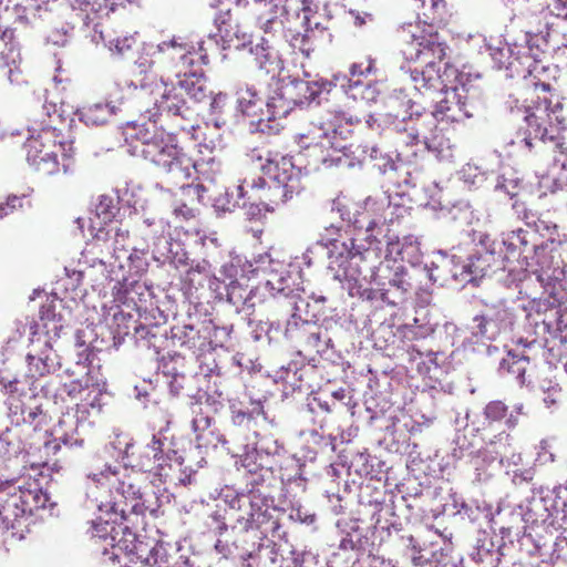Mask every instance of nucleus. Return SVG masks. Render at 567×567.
Here are the masks:
<instances>
[{
  "mask_svg": "<svg viewBox=\"0 0 567 567\" xmlns=\"http://www.w3.org/2000/svg\"><path fill=\"white\" fill-rule=\"evenodd\" d=\"M11 494L17 497V502L27 515L44 508L49 502L48 493L43 491L37 480H29Z\"/></svg>",
  "mask_w": 567,
  "mask_h": 567,
  "instance_id": "17",
  "label": "nucleus"
},
{
  "mask_svg": "<svg viewBox=\"0 0 567 567\" xmlns=\"http://www.w3.org/2000/svg\"><path fill=\"white\" fill-rule=\"evenodd\" d=\"M491 445H494L493 452L503 456H507L512 451V436L506 432H501L495 436V440L491 441Z\"/></svg>",
  "mask_w": 567,
  "mask_h": 567,
  "instance_id": "36",
  "label": "nucleus"
},
{
  "mask_svg": "<svg viewBox=\"0 0 567 567\" xmlns=\"http://www.w3.org/2000/svg\"><path fill=\"white\" fill-rule=\"evenodd\" d=\"M447 44L437 28L420 27L411 33L403 53L408 61L426 63L429 60L442 62L446 56Z\"/></svg>",
  "mask_w": 567,
  "mask_h": 567,
  "instance_id": "8",
  "label": "nucleus"
},
{
  "mask_svg": "<svg viewBox=\"0 0 567 567\" xmlns=\"http://www.w3.org/2000/svg\"><path fill=\"white\" fill-rule=\"evenodd\" d=\"M71 8L76 12L84 25H89L100 17L104 4L97 0H72Z\"/></svg>",
  "mask_w": 567,
  "mask_h": 567,
  "instance_id": "29",
  "label": "nucleus"
},
{
  "mask_svg": "<svg viewBox=\"0 0 567 567\" xmlns=\"http://www.w3.org/2000/svg\"><path fill=\"white\" fill-rule=\"evenodd\" d=\"M251 503L249 495L240 494L234 497L229 503L228 518L231 527L239 532L254 529V514H251Z\"/></svg>",
  "mask_w": 567,
  "mask_h": 567,
  "instance_id": "21",
  "label": "nucleus"
},
{
  "mask_svg": "<svg viewBox=\"0 0 567 567\" xmlns=\"http://www.w3.org/2000/svg\"><path fill=\"white\" fill-rule=\"evenodd\" d=\"M27 514L12 494L0 506V530L9 532L13 537L23 538Z\"/></svg>",
  "mask_w": 567,
  "mask_h": 567,
  "instance_id": "15",
  "label": "nucleus"
},
{
  "mask_svg": "<svg viewBox=\"0 0 567 567\" xmlns=\"http://www.w3.org/2000/svg\"><path fill=\"white\" fill-rule=\"evenodd\" d=\"M274 0H236V13L245 21H252L267 32L277 19Z\"/></svg>",
  "mask_w": 567,
  "mask_h": 567,
  "instance_id": "13",
  "label": "nucleus"
},
{
  "mask_svg": "<svg viewBox=\"0 0 567 567\" xmlns=\"http://www.w3.org/2000/svg\"><path fill=\"white\" fill-rule=\"evenodd\" d=\"M555 4L554 8L556 10V16H567V8L566 4L563 2V0H554Z\"/></svg>",
  "mask_w": 567,
  "mask_h": 567,
  "instance_id": "48",
  "label": "nucleus"
},
{
  "mask_svg": "<svg viewBox=\"0 0 567 567\" xmlns=\"http://www.w3.org/2000/svg\"><path fill=\"white\" fill-rule=\"evenodd\" d=\"M210 9L215 10V13H221L223 11H229L235 6L234 0H203Z\"/></svg>",
  "mask_w": 567,
  "mask_h": 567,
  "instance_id": "41",
  "label": "nucleus"
},
{
  "mask_svg": "<svg viewBox=\"0 0 567 567\" xmlns=\"http://www.w3.org/2000/svg\"><path fill=\"white\" fill-rule=\"evenodd\" d=\"M417 25L439 28L445 24L449 17L447 3L445 0H415Z\"/></svg>",
  "mask_w": 567,
  "mask_h": 567,
  "instance_id": "16",
  "label": "nucleus"
},
{
  "mask_svg": "<svg viewBox=\"0 0 567 567\" xmlns=\"http://www.w3.org/2000/svg\"><path fill=\"white\" fill-rule=\"evenodd\" d=\"M553 300L550 301V305L557 306L561 303V300L564 298V292L561 291L559 286H554L553 291L550 292Z\"/></svg>",
  "mask_w": 567,
  "mask_h": 567,
  "instance_id": "47",
  "label": "nucleus"
},
{
  "mask_svg": "<svg viewBox=\"0 0 567 567\" xmlns=\"http://www.w3.org/2000/svg\"><path fill=\"white\" fill-rule=\"evenodd\" d=\"M86 388L87 382L83 383L80 379L71 380L62 385L63 392L71 399H76Z\"/></svg>",
  "mask_w": 567,
  "mask_h": 567,
  "instance_id": "39",
  "label": "nucleus"
},
{
  "mask_svg": "<svg viewBox=\"0 0 567 567\" xmlns=\"http://www.w3.org/2000/svg\"><path fill=\"white\" fill-rule=\"evenodd\" d=\"M112 208L113 207L110 204L105 205L104 202L101 200L96 206V214L97 216H103L104 220H111L114 216Z\"/></svg>",
  "mask_w": 567,
  "mask_h": 567,
  "instance_id": "44",
  "label": "nucleus"
},
{
  "mask_svg": "<svg viewBox=\"0 0 567 567\" xmlns=\"http://www.w3.org/2000/svg\"><path fill=\"white\" fill-rule=\"evenodd\" d=\"M375 72L374 60L370 56H364L361 60L354 62L350 68V74L352 79L357 78L355 83H359L361 78H365L371 73Z\"/></svg>",
  "mask_w": 567,
  "mask_h": 567,
  "instance_id": "34",
  "label": "nucleus"
},
{
  "mask_svg": "<svg viewBox=\"0 0 567 567\" xmlns=\"http://www.w3.org/2000/svg\"><path fill=\"white\" fill-rule=\"evenodd\" d=\"M32 134L24 143L28 163L42 175L68 172L70 156L65 154L64 136L56 126L45 124L42 128L33 127Z\"/></svg>",
  "mask_w": 567,
  "mask_h": 567,
  "instance_id": "5",
  "label": "nucleus"
},
{
  "mask_svg": "<svg viewBox=\"0 0 567 567\" xmlns=\"http://www.w3.org/2000/svg\"><path fill=\"white\" fill-rule=\"evenodd\" d=\"M433 354H434V353H433V351H431V350H429V351L426 352V355H427V357L433 355Z\"/></svg>",
  "mask_w": 567,
  "mask_h": 567,
  "instance_id": "54",
  "label": "nucleus"
},
{
  "mask_svg": "<svg viewBox=\"0 0 567 567\" xmlns=\"http://www.w3.org/2000/svg\"><path fill=\"white\" fill-rule=\"evenodd\" d=\"M249 414L246 413V412H243V411H238L235 416H234V421L235 423L237 424H240L246 417H248Z\"/></svg>",
  "mask_w": 567,
  "mask_h": 567,
  "instance_id": "51",
  "label": "nucleus"
},
{
  "mask_svg": "<svg viewBox=\"0 0 567 567\" xmlns=\"http://www.w3.org/2000/svg\"><path fill=\"white\" fill-rule=\"evenodd\" d=\"M507 410L508 408L504 402L492 401L485 406L484 414L487 420L495 422L504 419L507 414Z\"/></svg>",
  "mask_w": 567,
  "mask_h": 567,
  "instance_id": "35",
  "label": "nucleus"
},
{
  "mask_svg": "<svg viewBox=\"0 0 567 567\" xmlns=\"http://www.w3.org/2000/svg\"><path fill=\"white\" fill-rule=\"evenodd\" d=\"M554 508L557 513L561 512L563 523H567V487L559 486L555 488Z\"/></svg>",
  "mask_w": 567,
  "mask_h": 567,
  "instance_id": "37",
  "label": "nucleus"
},
{
  "mask_svg": "<svg viewBox=\"0 0 567 567\" xmlns=\"http://www.w3.org/2000/svg\"><path fill=\"white\" fill-rule=\"evenodd\" d=\"M25 205L30 206V199L25 195H9L3 200H0V218L22 210Z\"/></svg>",
  "mask_w": 567,
  "mask_h": 567,
  "instance_id": "32",
  "label": "nucleus"
},
{
  "mask_svg": "<svg viewBox=\"0 0 567 567\" xmlns=\"http://www.w3.org/2000/svg\"><path fill=\"white\" fill-rule=\"evenodd\" d=\"M121 102L105 101L87 106L83 112L85 123L103 125L116 114Z\"/></svg>",
  "mask_w": 567,
  "mask_h": 567,
  "instance_id": "24",
  "label": "nucleus"
},
{
  "mask_svg": "<svg viewBox=\"0 0 567 567\" xmlns=\"http://www.w3.org/2000/svg\"><path fill=\"white\" fill-rule=\"evenodd\" d=\"M450 71H451L452 73H455V72H456V70H455V69H453V68H450Z\"/></svg>",
  "mask_w": 567,
  "mask_h": 567,
  "instance_id": "56",
  "label": "nucleus"
},
{
  "mask_svg": "<svg viewBox=\"0 0 567 567\" xmlns=\"http://www.w3.org/2000/svg\"><path fill=\"white\" fill-rule=\"evenodd\" d=\"M134 63L138 74L142 75L141 85L143 87L158 80L163 81L164 70L157 45H144Z\"/></svg>",
  "mask_w": 567,
  "mask_h": 567,
  "instance_id": "14",
  "label": "nucleus"
},
{
  "mask_svg": "<svg viewBox=\"0 0 567 567\" xmlns=\"http://www.w3.org/2000/svg\"><path fill=\"white\" fill-rule=\"evenodd\" d=\"M528 363V358L508 353L507 358L502 360L499 370L503 373L512 374L520 382H524V377Z\"/></svg>",
  "mask_w": 567,
  "mask_h": 567,
  "instance_id": "31",
  "label": "nucleus"
},
{
  "mask_svg": "<svg viewBox=\"0 0 567 567\" xmlns=\"http://www.w3.org/2000/svg\"><path fill=\"white\" fill-rule=\"evenodd\" d=\"M172 339L176 346L196 355H202L209 344L207 328L200 330L190 324H185L174 332Z\"/></svg>",
  "mask_w": 567,
  "mask_h": 567,
  "instance_id": "18",
  "label": "nucleus"
},
{
  "mask_svg": "<svg viewBox=\"0 0 567 567\" xmlns=\"http://www.w3.org/2000/svg\"><path fill=\"white\" fill-rule=\"evenodd\" d=\"M538 100L526 110V145L532 147L533 140H540L553 143L559 153L567 154V118L563 104L559 101L553 103L547 96H538Z\"/></svg>",
  "mask_w": 567,
  "mask_h": 567,
  "instance_id": "3",
  "label": "nucleus"
},
{
  "mask_svg": "<svg viewBox=\"0 0 567 567\" xmlns=\"http://www.w3.org/2000/svg\"><path fill=\"white\" fill-rule=\"evenodd\" d=\"M474 322L476 323L478 333L482 336H486L489 330L493 331V324L489 321L488 313L482 315V316H476L474 318Z\"/></svg>",
  "mask_w": 567,
  "mask_h": 567,
  "instance_id": "42",
  "label": "nucleus"
},
{
  "mask_svg": "<svg viewBox=\"0 0 567 567\" xmlns=\"http://www.w3.org/2000/svg\"><path fill=\"white\" fill-rule=\"evenodd\" d=\"M411 76L415 89L419 91H439L443 93L449 87L440 73L437 62L434 60L426 61L421 70H412Z\"/></svg>",
  "mask_w": 567,
  "mask_h": 567,
  "instance_id": "19",
  "label": "nucleus"
},
{
  "mask_svg": "<svg viewBox=\"0 0 567 567\" xmlns=\"http://www.w3.org/2000/svg\"><path fill=\"white\" fill-rule=\"evenodd\" d=\"M390 284L401 289L402 292H406L411 288V284L404 278L402 271H396L394 277L390 279Z\"/></svg>",
  "mask_w": 567,
  "mask_h": 567,
  "instance_id": "43",
  "label": "nucleus"
},
{
  "mask_svg": "<svg viewBox=\"0 0 567 567\" xmlns=\"http://www.w3.org/2000/svg\"><path fill=\"white\" fill-rule=\"evenodd\" d=\"M116 48H117V50H118V52H120L121 54H123V53H124L123 48H120V47H116Z\"/></svg>",
  "mask_w": 567,
  "mask_h": 567,
  "instance_id": "53",
  "label": "nucleus"
},
{
  "mask_svg": "<svg viewBox=\"0 0 567 567\" xmlns=\"http://www.w3.org/2000/svg\"><path fill=\"white\" fill-rule=\"evenodd\" d=\"M383 205V203L378 204L375 202L371 203L370 200H368L365 203L364 212L360 214L361 218H355L353 221L355 228L362 229L363 227H365V239L369 240L370 245H372L373 243H380L377 238V235L374 234V230L379 226V224L388 221L385 217L382 218L381 216H372L370 212L380 210L381 206Z\"/></svg>",
  "mask_w": 567,
  "mask_h": 567,
  "instance_id": "23",
  "label": "nucleus"
},
{
  "mask_svg": "<svg viewBox=\"0 0 567 567\" xmlns=\"http://www.w3.org/2000/svg\"><path fill=\"white\" fill-rule=\"evenodd\" d=\"M61 117L56 106L53 103H43L42 110L35 114L34 124L42 128L45 124L55 126V122Z\"/></svg>",
  "mask_w": 567,
  "mask_h": 567,
  "instance_id": "33",
  "label": "nucleus"
},
{
  "mask_svg": "<svg viewBox=\"0 0 567 567\" xmlns=\"http://www.w3.org/2000/svg\"><path fill=\"white\" fill-rule=\"evenodd\" d=\"M212 424V417L205 415L202 412L196 413L195 417L192 421V426L194 432L196 433V440H202V432L207 430Z\"/></svg>",
  "mask_w": 567,
  "mask_h": 567,
  "instance_id": "38",
  "label": "nucleus"
},
{
  "mask_svg": "<svg viewBox=\"0 0 567 567\" xmlns=\"http://www.w3.org/2000/svg\"><path fill=\"white\" fill-rule=\"evenodd\" d=\"M96 488L109 492V497L96 498L100 509L109 508L126 519L130 514H156L159 504L150 476L133 467H110L90 476Z\"/></svg>",
  "mask_w": 567,
  "mask_h": 567,
  "instance_id": "1",
  "label": "nucleus"
},
{
  "mask_svg": "<svg viewBox=\"0 0 567 567\" xmlns=\"http://www.w3.org/2000/svg\"><path fill=\"white\" fill-rule=\"evenodd\" d=\"M344 246L348 249L347 266L343 269L344 278L354 281L360 287L363 284L375 281L378 279L377 248H363L357 245L355 239H350V247Z\"/></svg>",
  "mask_w": 567,
  "mask_h": 567,
  "instance_id": "10",
  "label": "nucleus"
},
{
  "mask_svg": "<svg viewBox=\"0 0 567 567\" xmlns=\"http://www.w3.org/2000/svg\"><path fill=\"white\" fill-rule=\"evenodd\" d=\"M237 102L238 109L244 115L257 117L258 121H262L264 106L267 109L268 120L281 117L288 112L287 109L277 105V102H281V99L272 97L270 101L265 102L264 97L250 86L238 91Z\"/></svg>",
  "mask_w": 567,
  "mask_h": 567,
  "instance_id": "11",
  "label": "nucleus"
},
{
  "mask_svg": "<svg viewBox=\"0 0 567 567\" xmlns=\"http://www.w3.org/2000/svg\"><path fill=\"white\" fill-rule=\"evenodd\" d=\"M564 370L567 373V362L564 364Z\"/></svg>",
  "mask_w": 567,
  "mask_h": 567,
  "instance_id": "55",
  "label": "nucleus"
},
{
  "mask_svg": "<svg viewBox=\"0 0 567 567\" xmlns=\"http://www.w3.org/2000/svg\"><path fill=\"white\" fill-rule=\"evenodd\" d=\"M489 321L493 324V332H499L511 328L514 323V312L499 302L491 307L487 311Z\"/></svg>",
  "mask_w": 567,
  "mask_h": 567,
  "instance_id": "30",
  "label": "nucleus"
},
{
  "mask_svg": "<svg viewBox=\"0 0 567 567\" xmlns=\"http://www.w3.org/2000/svg\"><path fill=\"white\" fill-rule=\"evenodd\" d=\"M157 107L162 112L173 115H182L183 109L186 106V96L175 85L166 86L161 99L156 102Z\"/></svg>",
  "mask_w": 567,
  "mask_h": 567,
  "instance_id": "26",
  "label": "nucleus"
},
{
  "mask_svg": "<svg viewBox=\"0 0 567 567\" xmlns=\"http://www.w3.org/2000/svg\"><path fill=\"white\" fill-rule=\"evenodd\" d=\"M464 86L447 87L443 97L436 102L432 115L437 121L461 122L472 116L468 109L467 96L464 94Z\"/></svg>",
  "mask_w": 567,
  "mask_h": 567,
  "instance_id": "12",
  "label": "nucleus"
},
{
  "mask_svg": "<svg viewBox=\"0 0 567 567\" xmlns=\"http://www.w3.org/2000/svg\"><path fill=\"white\" fill-rule=\"evenodd\" d=\"M295 87L296 89H300V90L308 89V84L307 83H300V84H297Z\"/></svg>",
  "mask_w": 567,
  "mask_h": 567,
  "instance_id": "52",
  "label": "nucleus"
},
{
  "mask_svg": "<svg viewBox=\"0 0 567 567\" xmlns=\"http://www.w3.org/2000/svg\"><path fill=\"white\" fill-rule=\"evenodd\" d=\"M421 144L430 147V143L426 136H422L420 132L413 127L410 131L405 130L404 133L400 135L398 141V147H400V156H404L405 158L414 157L417 155L419 146Z\"/></svg>",
  "mask_w": 567,
  "mask_h": 567,
  "instance_id": "28",
  "label": "nucleus"
},
{
  "mask_svg": "<svg viewBox=\"0 0 567 567\" xmlns=\"http://www.w3.org/2000/svg\"><path fill=\"white\" fill-rule=\"evenodd\" d=\"M291 156L280 155L277 152L267 153L261 169L276 183L274 189L280 194L276 204H285L303 190L305 186L301 181L303 168Z\"/></svg>",
  "mask_w": 567,
  "mask_h": 567,
  "instance_id": "6",
  "label": "nucleus"
},
{
  "mask_svg": "<svg viewBox=\"0 0 567 567\" xmlns=\"http://www.w3.org/2000/svg\"><path fill=\"white\" fill-rule=\"evenodd\" d=\"M410 357L412 359H416L417 357L421 358L424 353L422 351H420L415 346H412L409 350H408Z\"/></svg>",
  "mask_w": 567,
  "mask_h": 567,
  "instance_id": "50",
  "label": "nucleus"
},
{
  "mask_svg": "<svg viewBox=\"0 0 567 567\" xmlns=\"http://www.w3.org/2000/svg\"><path fill=\"white\" fill-rule=\"evenodd\" d=\"M9 416L11 424L16 429H20L28 439L42 431L47 432L49 415L37 403L34 396H25L24 399L12 398L9 403Z\"/></svg>",
  "mask_w": 567,
  "mask_h": 567,
  "instance_id": "9",
  "label": "nucleus"
},
{
  "mask_svg": "<svg viewBox=\"0 0 567 567\" xmlns=\"http://www.w3.org/2000/svg\"><path fill=\"white\" fill-rule=\"evenodd\" d=\"M535 90L536 91H542L544 93H547L551 90V86L549 83H545V82H537L535 83Z\"/></svg>",
  "mask_w": 567,
  "mask_h": 567,
  "instance_id": "49",
  "label": "nucleus"
},
{
  "mask_svg": "<svg viewBox=\"0 0 567 567\" xmlns=\"http://www.w3.org/2000/svg\"><path fill=\"white\" fill-rule=\"evenodd\" d=\"M157 49L164 73L179 74L184 69L209 63L203 41L194 44L183 37L174 35L171 40L158 43Z\"/></svg>",
  "mask_w": 567,
  "mask_h": 567,
  "instance_id": "7",
  "label": "nucleus"
},
{
  "mask_svg": "<svg viewBox=\"0 0 567 567\" xmlns=\"http://www.w3.org/2000/svg\"><path fill=\"white\" fill-rule=\"evenodd\" d=\"M174 75L178 79L176 86L186 97L196 102H200L206 99L207 95L204 73L200 69H195V66H193L184 69L183 72Z\"/></svg>",
  "mask_w": 567,
  "mask_h": 567,
  "instance_id": "20",
  "label": "nucleus"
},
{
  "mask_svg": "<svg viewBox=\"0 0 567 567\" xmlns=\"http://www.w3.org/2000/svg\"><path fill=\"white\" fill-rule=\"evenodd\" d=\"M148 447L152 450L154 458H159V455L163 453V441L156 435H153Z\"/></svg>",
  "mask_w": 567,
  "mask_h": 567,
  "instance_id": "45",
  "label": "nucleus"
},
{
  "mask_svg": "<svg viewBox=\"0 0 567 567\" xmlns=\"http://www.w3.org/2000/svg\"><path fill=\"white\" fill-rule=\"evenodd\" d=\"M214 22L223 38L237 35L240 23L246 22L243 16L236 13V4L229 11L214 14Z\"/></svg>",
  "mask_w": 567,
  "mask_h": 567,
  "instance_id": "27",
  "label": "nucleus"
},
{
  "mask_svg": "<svg viewBox=\"0 0 567 567\" xmlns=\"http://www.w3.org/2000/svg\"><path fill=\"white\" fill-rule=\"evenodd\" d=\"M135 137L141 143L140 153L145 161L169 182L183 190L194 192L198 202L203 200V194L206 192L203 184L184 183L200 173L202 163L188 156L177 145V137L174 134L152 125V130L146 126L138 127Z\"/></svg>",
  "mask_w": 567,
  "mask_h": 567,
  "instance_id": "2",
  "label": "nucleus"
},
{
  "mask_svg": "<svg viewBox=\"0 0 567 567\" xmlns=\"http://www.w3.org/2000/svg\"><path fill=\"white\" fill-rule=\"evenodd\" d=\"M255 56L256 63L260 70H264L267 74L275 75L279 73L282 68V61L278 54V51L270 44L269 40L261 38L255 47L250 49Z\"/></svg>",
  "mask_w": 567,
  "mask_h": 567,
  "instance_id": "22",
  "label": "nucleus"
},
{
  "mask_svg": "<svg viewBox=\"0 0 567 567\" xmlns=\"http://www.w3.org/2000/svg\"><path fill=\"white\" fill-rule=\"evenodd\" d=\"M128 237V231L127 230H123L121 228H117L116 229V233H115V244H120L122 249L127 251V249L125 248V240L127 239Z\"/></svg>",
  "mask_w": 567,
  "mask_h": 567,
  "instance_id": "46",
  "label": "nucleus"
},
{
  "mask_svg": "<svg viewBox=\"0 0 567 567\" xmlns=\"http://www.w3.org/2000/svg\"><path fill=\"white\" fill-rule=\"evenodd\" d=\"M337 127L331 131L312 130L298 138L296 161L306 172L329 168L342 162L348 145Z\"/></svg>",
  "mask_w": 567,
  "mask_h": 567,
  "instance_id": "4",
  "label": "nucleus"
},
{
  "mask_svg": "<svg viewBox=\"0 0 567 567\" xmlns=\"http://www.w3.org/2000/svg\"><path fill=\"white\" fill-rule=\"evenodd\" d=\"M200 267L189 268L184 277V284L187 285L188 289H197L198 286H203Z\"/></svg>",
  "mask_w": 567,
  "mask_h": 567,
  "instance_id": "40",
  "label": "nucleus"
},
{
  "mask_svg": "<svg viewBox=\"0 0 567 567\" xmlns=\"http://www.w3.org/2000/svg\"><path fill=\"white\" fill-rule=\"evenodd\" d=\"M251 503V514H254V528L259 529L262 526L271 523L272 528L278 527V523L272 520L267 499L258 492L250 491L248 493Z\"/></svg>",
  "mask_w": 567,
  "mask_h": 567,
  "instance_id": "25",
  "label": "nucleus"
}]
</instances>
